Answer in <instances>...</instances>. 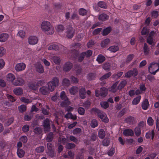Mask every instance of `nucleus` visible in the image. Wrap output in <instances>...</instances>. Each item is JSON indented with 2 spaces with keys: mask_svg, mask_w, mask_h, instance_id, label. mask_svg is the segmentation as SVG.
Masks as SVG:
<instances>
[{
  "mask_svg": "<svg viewBox=\"0 0 159 159\" xmlns=\"http://www.w3.org/2000/svg\"><path fill=\"white\" fill-rule=\"evenodd\" d=\"M41 28L43 31L47 34H52L54 32L53 27L48 21L43 22L41 24Z\"/></svg>",
  "mask_w": 159,
  "mask_h": 159,
  "instance_id": "1",
  "label": "nucleus"
},
{
  "mask_svg": "<svg viewBox=\"0 0 159 159\" xmlns=\"http://www.w3.org/2000/svg\"><path fill=\"white\" fill-rule=\"evenodd\" d=\"M92 111L97 114L102 121L105 123H107L109 121V119L106 114L102 111L96 108H93Z\"/></svg>",
  "mask_w": 159,
  "mask_h": 159,
  "instance_id": "2",
  "label": "nucleus"
},
{
  "mask_svg": "<svg viewBox=\"0 0 159 159\" xmlns=\"http://www.w3.org/2000/svg\"><path fill=\"white\" fill-rule=\"evenodd\" d=\"M60 97L61 100H63L61 102V107H66L70 104V102L64 91H63L61 92Z\"/></svg>",
  "mask_w": 159,
  "mask_h": 159,
  "instance_id": "3",
  "label": "nucleus"
},
{
  "mask_svg": "<svg viewBox=\"0 0 159 159\" xmlns=\"http://www.w3.org/2000/svg\"><path fill=\"white\" fill-rule=\"evenodd\" d=\"M59 83V79L57 77H54L52 80L48 83V89L51 92L53 91L57 86L58 85Z\"/></svg>",
  "mask_w": 159,
  "mask_h": 159,
  "instance_id": "4",
  "label": "nucleus"
},
{
  "mask_svg": "<svg viewBox=\"0 0 159 159\" xmlns=\"http://www.w3.org/2000/svg\"><path fill=\"white\" fill-rule=\"evenodd\" d=\"M148 69L150 73L155 75L159 71V63H152L148 66Z\"/></svg>",
  "mask_w": 159,
  "mask_h": 159,
  "instance_id": "5",
  "label": "nucleus"
},
{
  "mask_svg": "<svg viewBox=\"0 0 159 159\" xmlns=\"http://www.w3.org/2000/svg\"><path fill=\"white\" fill-rule=\"evenodd\" d=\"M66 33L67 38H71L75 34V30L70 25L67 28Z\"/></svg>",
  "mask_w": 159,
  "mask_h": 159,
  "instance_id": "6",
  "label": "nucleus"
},
{
  "mask_svg": "<svg viewBox=\"0 0 159 159\" xmlns=\"http://www.w3.org/2000/svg\"><path fill=\"white\" fill-rule=\"evenodd\" d=\"M43 126L45 133L48 132L50 129V121L48 118H46L44 120Z\"/></svg>",
  "mask_w": 159,
  "mask_h": 159,
  "instance_id": "7",
  "label": "nucleus"
},
{
  "mask_svg": "<svg viewBox=\"0 0 159 159\" xmlns=\"http://www.w3.org/2000/svg\"><path fill=\"white\" fill-rule=\"evenodd\" d=\"M138 72L137 70L134 69L133 70H130L126 72L125 74V77L126 78H129L132 76H135L137 75Z\"/></svg>",
  "mask_w": 159,
  "mask_h": 159,
  "instance_id": "8",
  "label": "nucleus"
},
{
  "mask_svg": "<svg viewBox=\"0 0 159 159\" xmlns=\"http://www.w3.org/2000/svg\"><path fill=\"white\" fill-rule=\"evenodd\" d=\"M40 85V81L38 80L34 82V83H31L29 86L30 89L34 90H36L38 88Z\"/></svg>",
  "mask_w": 159,
  "mask_h": 159,
  "instance_id": "9",
  "label": "nucleus"
},
{
  "mask_svg": "<svg viewBox=\"0 0 159 159\" xmlns=\"http://www.w3.org/2000/svg\"><path fill=\"white\" fill-rule=\"evenodd\" d=\"M24 84V80L20 77L17 78L16 80L12 82V84L15 86H22Z\"/></svg>",
  "mask_w": 159,
  "mask_h": 159,
  "instance_id": "10",
  "label": "nucleus"
},
{
  "mask_svg": "<svg viewBox=\"0 0 159 159\" xmlns=\"http://www.w3.org/2000/svg\"><path fill=\"white\" fill-rule=\"evenodd\" d=\"M123 134L125 136H132L134 135V131L130 129H126L123 132Z\"/></svg>",
  "mask_w": 159,
  "mask_h": 159,
  "instance_id": "11",
  "label": "nucleus"
},
{
  "mask_svg": "<svg viewBox=\"0 0 159 159\" xmlns=\"http://www.w3.org/2000/svg\"><path fill=\"white\" fill-rule=\"evenodd\" d=\"M25 67V65L24 63H20L16 65L15 69L17 71H19L24 70Z\"/></svg>",
  "mask_w": 159,
  "mask_h": 159,
  "instance_id": "12",
  "label": "nucleus"
},
{
  "mask_svg": "<svg viewBox=\"0 0 159 159\" xmlns=\"http://www.w3.org/2000/svg\"><path fill=\"white\" fill-rule=\"evenodd\" d=\"M38 41V39L35 36H30L28 39V42L30 44H35L37 43Z\"/></svg>",
  "mask_w": 159,
  "mask_h": 159,
  "instance_id": "13",
  "label": "nucleus"
},
{
  "mask_svg": "<svg viewBox=\"0 0 159 159\" xmlns=\"http://www.w3.org/2000/svg\"><path fill=\"white\" fill-rule=\"evenodd\" d=\"M73 66V65L72 63L70 62H66L64 65L63 70L66 72H68L70 71Z\"/></svg>",
  "mask_w": 159,
  "mask_h": 159,
  "instance_id": "14",
  "label": "nucleus"
},
{
  "mask_svg": "<svg viewBox=\"0 0 159 159\" xmlns=\"http://www.w3.org/2000/svg\"><path fill=\"white\" fill-rule=\"evenodd\" d=\"M79 96L82 99H84L86 97V89L84 88H82L79 90Z\"/></svg>",
  "mask_w": 159,
  "mask_h": 159,
  "instance_id": "15",
  "label": "nucleus"
},
{
  "mask_svg": "<svg viewBox=\"0 0 159 159\" xmlns=\"http://www.w3.org/2000/svg\"><path fill=\"white\" fill-rule=\"evenodd\" d=\"M149 105V102L148 99H145L142 103L141 106L143 109L144 110H147L148 107Z\"/></svg>",
  "mask_w": 159,
  "mask_h": 159,
  "instance_id": "16",
  "label": "nucleus"
},
{
  "mask_svg": "<svg viewBox=\"0 0 159 159\" xmlns=\"http://www.w3.org/2000/svg\"><path fill=\"white\" fill-rule=\"evenodd\" d=\"M65 117L67 119H70L73 120H76L77 117L75 115H73L71 112H68L65 115Z\"/></svg>",
  "mask_w": 159,
  "mask_h": 159,
  "instance_id": "17",
  "label": "nucleus"
},
{
  "mask_svg": "<svg viewBox=\"0 0 159 159\" xmlns=\"http://www.w3.org/2000/svg\"><path fill=\"white\" fill-rule=\"evenodd\" d=\"M118 83L116 82L109 89V91L113 93H116L118 89Z\"/></svg>",
  "mask_w": 159,
  "mask_h": 159,
  "instance_id": "18",
  "label": "nucleus"
},
{
  "mask_svg": "<svg viewBox=\"0 0 159 159\" xmlns=\"http://www.w3.org/2000/svg\"><path fill=\"white\" fill-rule=\"evenodd\" d=\"M141 98V96L140 95H138L134 98L132 101V104L134 105L138 104L139 103Z\"/></svg>",
  "mask_w": 159,
  "mask_h": 159,
  "instance_id": "19",
  "label": "nucleus"
},
{
  "mask_svg": "<svg viewBox=\"0 0 159 159\" xmlns=\"http://www.w3.org/2000/svg\"><path fill=\"white\" fill-rule=\"evenodd\" d=\"M13 92L16 95H21L23 93V90L20 88H17L14 89Z\"/></svg>",
  "mask_w": 159,
  "mask_h": 159,
  "instance_id": "20",
  "label": "nucleus"
},
{
  "mask_svg": "<svg viewBox=\"0 0 159 159\" xmlns=\"http://www.w3.org/2000/svg\"><path fill=\"white\" fill-rule=\"evenodd\" d=\"M7 80L8 81L11 82L12 84V82L15 79V75L12 73H9L7 76Z\"/></svg>",
  "mask_w": 159,
  "mask_h": 159,
  "instance_id": "21",
  "label": "nucleus"
},
{
  "mask_svg": "<svg viewBox=\"0 0 159 159\" xmlns=\"http://www.w3.org/2000/svg\"><path fill=\"white\" fill-rule=\"evenodd\" d=\"M100 96L103 97H105L107 94V88L104 87L100 89Z\"/></svg>",
  "mask_w": 159,
  "mask_h": 159,
  "instance_id": "22",
  "label": "nucleus"
},
{
  "mask_svg": "<svg viewBox=\"0 0 159 159\" xmlns=\"http://www.w3.org/2000/svg\"><path fill=\"white\" fill-rule=\"evenodd\" d=\"M78 91V88L76 86H72L69 89V92L71 95L75 94Z\"/></svg>",
  "mask_w": 159,
  "mask_h": 159,
  "instance_id": "23",
  "label": "nucleus"
},
{
  "mask_svg": "<svg viewBox=\"0 0 159 159\" xmlns=\"http://www.w3.org/2000/svg\"><path fill=\"white\" fill-rule=\"evenodd\" d=\"M110 42V40L108 38L106 39L103 40L101 43V46L102 48L105 47Z\"/></svg>",
  "mask_w": 159,
  "mask_h": 159,
  "instance_id": "24",
  "label": "nucleus"
},
{
  "mask_svg": "<svg viewBox=\"0 0 159 159\" xmlns=\"http://www.w3.org/2000/svg\"><path fill=\"white\" fill-rule=\"evenodd\" d=\"M25 152L22 149L19 148L17 149V154L18 157L20 158L23 157L25 155Z\"/></svg>",
  "mask_w": 159,
  "mask_h": 159,
  "instance_id": "25",
  "label": "nucleus"
},
{
  "mask_svg": "<svg viewBox=\"0 0 159 159\" xmlns=\"http://www.w3.org/2000/svg\"><path fill=\"white\" fill-rule=\"evenodd\" d=\"M61 45H58L57 44H53L50 45L48 48V49L49 50H51L53 49L55 50H59L60 48Z\"/></svg>",
  "mask_w": 159,
  "mask_h": 159,
  "instance_id": "26",
  "label": "nucleus"
},
{
  "mask_svg": "<svg viewBox=\"0 0 159 159\" xmlns=\"http://www.w3.org/2000/svg\"><path fill=\"white\" fill-rule=\"evenodd\" d=\"M134 120V118L132 116H129L125 119V121L127 123L132 124Z\"/></svg>",
  "mask_w": 159,
  "mask_h": 159,
  "instance_id": "27",
  "label": "nucleus"
},
{
  "mask_svg": "<svg viewBox=\"0 0 159 159\" xmlns=\"http://www.w3.org/2000/svg\"><path fill=\"white\" fill-rule=\"evenodd\" d=\"M53 138V134L52 132H50L47 135L46 140L48 142L52 141Z\"/></svg>",
  "mask_w": 159,
  "mask_h": 159,
  "instance_id": "28",
  "label": "nucleus"
},
{
  "mask_svg": "<svg viewBox=\"0 0 159 159\" xmlns=\"http://www.w3.org/2000/svg\"><path fill=\"white\" fill-rule=\"evenodd\" d=\"M109 16L105 14H102L99 16L98 19L99 20L105 21L108 19Z\"/></svg>",
  "mask_w": 159,
  "mask_h": 159,
  "instance_id": "29",
  "label": "nucleus"
},
{
  "mask_svg": "<svg viewBox=\"0 0 159 159\" xmlns=\"http://www.w3.org/2000/svg\"><path fill=\"white\" fill-rule=\"evenodd\" d=\"M111 27H107L103 29L102 32V35L106 36L111 31Z\"/></svg>",
  "mask_w": 159,
  "mask_h": 159,
  "instance_id": "30",
  "label": "nucleus"
},
{
  "mask_svg": "<svg viewBox=\"0 0 159 159\" xmlns=\"http://www.w3.org/2000/svg\"><path fill=\"white\" fill-rule=\"evenodd\" d=\"M119 49L118 46H112L108 48V50L111 52H115Z\"/></svg>",
  "mask_w": 159,
  "mask_h": 159,
  "instance_id": "31",
  "label": "nucleus"
},
{
  "mask_svg": "<svg viewBox=\"0 0 159 159\" xmlns=\"http://www.w3.org/2000/svg\"><path fill=\"white\" fill-rule=\"evenodd\" d=\"M143 52L146 55L148 54L150 50L147 44L146 43H144L143 47Z\"/></svg>",
  "mask_w": 159,
  "mask_h": 159,
  "instance_id": "32",
  "label": "nucleus"
},
{
  "mask_svg": "<svg viewBox=\"0 0 159 159\" xmlns=\"http://www.w3.org/2000/svg\"><path fill=\"white\" fill-rule=\"evenodd\" d=\"M49 90L48 88L44 87H40V93L43 95H47L49 93Z\"/></svg>",
  "mask_w": 159,
  "mask_h": 159,
  "instance_id": "33",
  "label": "nucleus"
},
{
  "mask_svg": "<svg viewBox=\"0 0 159 159\" xmlns=\"http://www.w3.org/2000/svg\"><path fill=\"white\" fill-rule=\"evenodd\" d=\"M105 136V133L103 129H101L98 131V136L100 139H103Z\"/></svg>",
  "mask_w": 159,
  "mask_h": 159,
  "instance_id": "34",
  "label": "nucleus"
},
{
  "mask_svg": "<svg viewBox=\"0 0 159 159\" xmlns=\"http://www.w3.org/2000/svg\"><path fill=\"white\" fill-rule=\"evenodd\" d=\"M127 84V82L126 80L122 81L118 86V90H120L124 87Z\"/></svg>",
  "mask_w": 159,
  "mask_h": 159,
  "instance_id": "35",
  "label": "nucleus"
},
{
  "mask_svg": "<svg viewBox=\"0 0 159 159\" xmlns=\"http://www.w3.org/2000/svg\"><path fill=\"white\" fill-rule=\"evenodd\" d=\"M26 108V106L25 105H21L18 107L19 111L20 113H23L25 111Z\"/></svg>",
  "mask_w": 159,
  "mask_h": 159,
  "instance_id": "36",
  "label": "nucleus"
},
{
  "mask_svg": "<svg viewBox=\"0 0 159 159\" xmlns=\"http://www.w3.org/2000/svg\"><path fill=\"white\" fill-rule=\"evenodd\" d=\"M8 35L6 34H2L0 35V41L5 42L8 38Z\"/></svg>",
  "mask_w": 159,
  "mask_h": 159,
  "instance_id": "37",
  "label": "nucleus"
},
{
  "mask_svg": "<svg viewBox=\"0 0 159 159\" xmlns=\"http://www.w3.org/2000/svg\"><path fill=\"white\" fill-rule=\"evenodd\" d=\"M96 74L94 73H90L87 75V79L89 80H91L95 79L96 77Z\"/></svg>",
  "mask_w": 159,
  "mask_h": 159,
  "instance_id": "38",
  "label": "nucleus"
},
{
  "mask_svg": "<svg viewBox=\"0 0 159 159\" xmlns=\"http://www.w3.org/2000/svg\"><path fill=\"white\" fill-rule=\"evenodd\" d=\"M111 72H109L105 75L102 76L100 79L101 81H102L105 79L108 78L110 76H111Z\"/></svg>",
  "mask_w": 159,
  "mask_h": 159,
  "instance_id": "39",
  "label": "nucleus"
},
{
  "mask_svg": "<svg viewBox=\"0 0 159 159\" xmlns=\"http://www.w3.org/2000/svg\"><path fill=\"white\" fill-rule=\"evenodd\" d=\"M70 83V81L69 80L66 78L64 79L62 82V84L64 86H68Z\"/></svg>",
  "mask_w": 159,
  "mask_h": 159,
  "instance_id": "40",
  "label": "nucleus"
},
{
  "mask_svg": "<svg viewBox=\"0 0 159 159\" xmlns=\"http://www.w3.org/2000/svg\"><path fill=\"white\" fill-rule=\"evenodd\" d=\"M134 133L137 137L139 136L141 134V130L140 128L136 127L134 129Z\"/></svg>",
  "mask_w": 159,
  "mask_h": 159,
  "instance_id": "41",
  "label": "nucleus"
},
{
  "mask_svg": "<svg viewBox=\"0 0 159 159\" xmlns=\"http://www.w3.org/2000/svg\"><path fill=\"white\" fill-rule=\"evenodd\" d=\"M147 123L149 126H152L154 124V120L151 117H149L148 118Z\"/></svg>",
  "mask_w": 159,
  "mask_h": 159,
  "instance_id": "42",
  "label": "nucleus"
},
{
  "mask_svg": "<svg viewBox=\"0 0 159 159\" xmlns=\"http://www.w3.org/2000/svg\"><path fill=\"white\" fill-rule=\"evenodd\" d=\"M75 67L76 69L77 75H80L81 72L82 70L80 66L79 65L77 64L75 66Z\"/></svg>",
  "mask_w": 159,
  "mask_h": 159,
  "instance_id": "43",
  "label": "nucleus"
},
{
  "mask_svg": "<svg viewBox=\"0 0 159 159\" xmlns=\"http://www.w3.org/2000/svg\"><path fill=\"white\" fill-rule=\"evenodd\" d=\"M110 144V140L108 138H106L104 139L102 142V144L105 146H108Z\"/></svg>",
  "mask_w": 159,
  "mask_h": 159,
  "instance_id": "44",
  "label": "nucleus"
},
{
  "mask_svg": "<svg viewBox=\"0 0 159 159\" xmlns=\"http://www.w3.org/2000/svg\"><path fill=\"white\" fill-rule=\"evenodd\" d=\"M91 127L93 128H95L98 125V123L97 121L95 119H93L91 121Z\"/></svg>",
  "mask_w": 159,
  "mask_h": 159,
  "instance_id": "45",
  "label": "nucleus"
},
{
  "mask_svg": "<svg viewBox=\"0 0 159 159\" xmlns=\"http://www.w3.org/2000/svg\"><path fill=\"white\" fill-rule=\"evenodd\" d=\"M146 87L144 84H140L139 85V89L143 93H144L146 91Z\"/></svg>",
  "mask_w": 159,
  "mask_h": 159,
  "instance_id": "46",
  "label": "nucleus"
},
{
  "mask_svg": "<svg viewBox=\"0 0 159 159\" xmlns=\"http://www.w3.org/2000/svg\"><path fill=\"white\" fill-rule=\"evenodd\" d=\"M100 104L102 107L104 109H107L109 107V104L107 102L103 101L101 102L100 103Z\"/></svg>",
  "mask_w": 159,
  "mask_h": 159,
  "instance_id": "47",
  "label": "nucleus"
},
{
  "mask_svg": "<svg viewBox=\"0 0 159 159\" xmlns=\"http://www.w3.org/2000/svg\"><path fill=\"white\" fill-rule=\"evenodd\" d=\"M91 105V102L89 100L84 102L83 103V106L87 109L89 108Z\"/></svg>",
  "mask_w": 159,
  "mask_h": 159,
  "instance_id": "48",
  "label": "nucleus"
},
{
  "mask_svg": "<svg viewBox=\"0 0 159 159\" xmlns=\"http://www.w3.org/2000/svg\"><path fill=\"white\" fill-rule=\"evenodd\" d=\"M123 72H120L117 74H115L112 75V77L113 78L117 79L120 77L123 74Z\"/></svg>",
  "mask_w": 159,
  "mask_h": 159,
  "instance_id": "49",
  "label": "nucleus"
},
{
  "mask_svg": "<svg viewBox=\"0 0 159 159\" xmlns=\"http://www.w3.org/2000/svg\"><path fill=\"white\" fill-rule=\"evenodd\" d=\"M76 145L73 143H68L66 145V148L67 149H71L75 147Z\"/></svg>",
  "mask_w": 159,
  "mask_h": 159,
  "instance_id": "50",
  "label": "nucleus"
},
{
  "mask_svg": "<svg viewBox=\"0 0 159 159\" xmlns=\"http://www.w3.org/2000/svg\"><path fill=\"white\" fill-rule=\"evenodd\" d=\"M7 97L8 100L11 102H14L16 100L15 98L11 95L7 94Z\"/></svg>",
  "mask_w": 159,
  "mask_h": 159,
  "instance_id": "51",
  "label": "nucleus"
},
{
  "mask_svg": "<svg viewBox=\"0 0 159 159\" xmlns=\"http://www.w3.org/2000/svg\"><path fill=\"white\" fill-rule=\"evenodd\" d=\"M81 132V129L79 128H77L74 129L73 131V133L74 135L80 134Z\"/></svg>",
  "mask_w": 159,
  "mask_h": 159,
  "instance_id": "52",
  "label": "nucleus"
},
{
  "mask_svg": "<svg viewBox=\"0 0 159 159\" xmlns=\"http://www.w3.org/2000/svg\"><path fill=\"white\" fill-rule=\"evenodd\" d=\"M98 6L102 8H106L107 6L105 3L103 2H99L98 3Z\"/></svg>",
  "mask_w": 159,
  "mask_h": 159,
  "instance_id": "53",
  "label": "nucleus"
},
{
  "mask_svg": "<svg viewBox=\"0 0 159 159\" xmlns=\"http://www.w3.org/2000/svg\"><path fill=\"white\" fill-rule=\"evenodd\" d=\"M29 126L28 125H25L23 126L22 130L24 133H27L29 131Z\"/></svg>",
  "mask_w": 159,
  "mask_h": 159,
  "instance_id": "54",
  "label": "nucleus"
},
{
  "mask_svg": "<svg viewBox=\"0 0 159 159\" xmlns=\"http://www.w3.org/2000/svg\"><path fill=\"white\" fill-rule=\"evenodd\" d=\"M97 137V134L94 133H92L90 137L91 140L92 141H95Z\"/></svg>",
  "mask_w": 159,
  "mask_h": 159,
  "instance_id": "55",
  "label": "nucleus"
},
{
  "mask_svg": "<svg viewBox=\"0 0 159 159\" xmlns=\"http://www.w3.org/2000/svg\"><path fill=\"white\" fill-rule=\"evenodd\" d=\"M149 32V30L147 29L146 27H145L143 28L141 33L142 35H145L148 34Z\"/></svg>",
  "mask_w": 159,
  "mask_h": 159,
  "instance_id": "56",
  "label": "nucleus"
},
{
  "mask_svg": "<svg viewBox=\"0 0 159 159\" xmlns=\"http://www.w3.org/2000/svg\"><path fill=\"white\" fill-rule=\"evenodd\" d=\"M20 141L23 143H26L28 140L27 137L25 136H23L21 137L20 139Z\"/></svg>",
  "mask_w": 159,
  "mask_h": 159,
  "instance_id": "57",
  "label": "nucleus"
},
{
  "mask_svg": "<svg viewBox=\"0 0 159 159\" xmlns=\"http://www.w3.org/2000/svg\"><path fill=\"white\" fill-rule=\"evenodd\" d=\"M87 13V11L83 8L80 9L79 10V13L80 15L84 16Z\"/></svg>",
  "mask_w": 159,
  "mask_h": 159,
  "instance_id": "58",
  "label": "nucleus"
},
{
  "mask_svg": "<svg viewBox=\"0 0 159 159\" xmlns=\"http://www.w3.org/2000/svg\"><path fill=\"white\" fill-rule=\"evenodd\" d=\"M152 17V18H156L158 16V12L157 11H154L151 13Z\"/></svg>",
  "mask_w": 159,
  "mask_h": 159,
  "instance_id": "59",
  "label": "nucleus"
},
{
  "mask_svg": "<svg viewBox=\"0 0 159 159\" xmlns=\"http://www.w3.org/2000/svg\"><path fill=\"white\" fill-rule=\"evenodd\" d=\"M48 153L49 156L51 157H53L56 155V153L54 152L53 149L48 150Z\"/></svg>",
  "mask_w": 159,
  "mask_h": 159,
  "instance_id": "60",
  "label": "nucleus"
},
{
  "mask_svg": "<svg viewBox=\"0 0 159 159\" xmlns=\"http://www.w3.org/2000/svg\"><path fill=\"white\" fill-rule=\"evenodd\" d=\"M78 111L79 114L81 115H83L85 113L84 109L82 107H80L78 109Z\"/></svg>",
  "mask_w": 159,
  "mask_h": 159,
  "instance_id": "61",
  "label": "nucleus"
},
{
  "mask_svg": "<svg viewBox=\"0 0 159 159\" xmlns=\"http://www.w3.org/2000/svg\"><path fill=\"white\" fill-rule=\"evenodd\" d=\"M153 38L148 36L147 39V42L150 45H152L153 42Z\"/></svg>",
  "mask_w": 159,
  "mask_h": 159,
  "instance_id": "62",
  "label": "nucleus"
},
{
  "mask_svg": "<svg viewBox=\"0 0 159 159\" xmlns=\"http://www.w3.org/2000/svg\"><path fill=\"white\" fill-rule=\"evenodd\" d=\"M56 30L58 32H60L64 30V28L62 25H59L57 26Z\"/></svg>",
  "mask_w": 159,
  "mask_h": 159,
  "instance_id": "63",
  "label": "nucleus"
},
{
  "mask_svg": "<svg viewBox=\"0 0 159 159\" xmlns=\"http://www.w3.org/2000/svg\"><path fill=\"white\" fill-rule=\"evenodd\" d=\"M102 28H98L95 29L93 32V35H96L98 34L102 30Z\"/></svg>",
  "mask_w": 159,
  "mask_h": 159,
  "instance_id": "64",
  "label": "nucleus"
}]
</instances>
